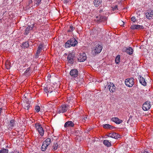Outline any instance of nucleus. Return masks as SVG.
<instances>
[{
    "mask_svg": "<svg viewBox=\"0 0 153 153\" xmlns=\"http://www.w3.org/2000/svg\"><path fill=\"white\" fill-rule=\"evenodd\" d=\"M77 42L75 38H71L65 42V47L66 48L75 47L77 45Z\"/></svg>",
    "mask_w": 153,
    "mask_h": 153,
    "instance_id": "f257e3e1",
    "label": "nucleus"
},
{
    "mask_svg": "<svg viewBox=\"0 0 153 153\" xmlns=\"http://www.w3.org/2000/svg\"><path fill=\"white\" fill-rule=\"evenodd\" d=\"M51 143V139L50 138L46 139L43 142L41 147V150L42 151H45L47 148L48 146Z\"/></svg>",
    "mask_w": 153,
    "mask_h": 153,
    "instance_id": "f03ea898",
    "label": "nucleus"
},
{
    "mask_svg": "<svg viewBox=\"0 0 153 153\" xmlns=\"http://www.w3.org/2000/svg\"><path fill=\"white\" fill-rule=\"evenodd\" d=\"M69 108V105L66 104L63 105L57 110V112L59 114L64 113L66 112Z\"/></svg>",
    "mask_w": 153,
    "mask_h": 153,
    "instance_id": "7ed1b4c3",
    "label": "nucleus"
},
{
    "mask_svg": "<svg viewBox=\"0 0 153 153\" xmlns=\"http://www.w3.org/2000/svg\"><path fill=\"white\" fill-rule=\"evenodd\" d=\"M35 127L40 135L41 136H43L44 134V131L42 125L38 123H36L35 124Z\"/></svg>",
    "mask_w": 153,
    "mask_h": 153,
    "instance_id": "20e7f679",
    "label": "nucleus"
},
{
    "mask_svg": "<svg viewBox=\"0 0 153 153\" xmlns=\"http://www.w3.org/2000/svg\"><path fill=\"white\" fill-rule=\"evenodd\" d=\"M105 88H108L111 92L113 93L115 91L116 87L112 82H108L107 85L105 86Z\"/></svg>",
    "mask_w": 153,
    "mask_h": 153,
    "instance_id": "39448f33",
    "label": "nucleus"
},
{
    "mask_svg": "<svg viewBox=\"0 0 153 153\" xmlns=\"http://www.w3.org/2000/svg\"><path fill=\"white\" fill-rule=\"evenodd\" d=\"M54 90L53 87L50 85H45L44 88V91L46 93H51L52 92H53V91Z\"/></svg>",
    "mask_w": 153,
    "mask_h": 153,
    "instance_id": "423d86ee",
    "label": "nucleus"
},
{
    "mask_svg": "<svg viewBox=\"0 0 153 153\" xmlns=\"http://www.w3.org/2000/svg\"><path fill=\"white\" fill-rule=\"evenodd\" d=\"M125 84L128 87H132L134 84V78H131L126 79L125 81Z\"/></svg>",
    "mask_w": 153,
    "mask_h": 153,
    "instance_id": "0eeeda50",
    "label": "nucleus"
},
{
    "mask_svg": "<svg viewBox=\"0 0 153 153\" xmlns=\"http://www.w3.org/2000/svg\"><path fill=\"white\" fill-rule=\"evenodd\" d=\"M102 48V47L101 45L98 44L96 46L95 49L92 51V53L95 54L99 53L101 51Z\"/></svg>",
    "mask_w": 153,
    "mask_h": 153,
    "instance_id": "6e6552de",
    "label": "nucleus"
},
{
    "mask_svg": "<svg viewBox=\"0 0 153 153\" xmlns=\"http://www.w3.org/2000/svg\"><path fill=\"white\" fill-rule=\"evenodd\" d=\"M70 74L73 78H76L78 75V71L76 69H73L70 71Z\"/></svg>",
    "mask_w": 153,
    "mask_h": 153,
    "instance_id": "1a4fd4ad",
    "label": "nucleus"
},
{
    "mask_svg": "<svg viewBox=\"0 0 153 153\" xmlns=\"http://www.w3.org/2000/svg\"><path fill=\"white\" fill-rule=\"evenodd\" d=\"M150 102L146 101L144 104L143 105V109L145 111H146L148 110L151 107Z\"/></svg>",
    "mask_w": 153,
    "mask_h": 153,
    "instance_id": "9d476101",
    "label": "nucleus"
},
{
    "mask_svg": "<svg viewBox=\"0 0 153 153\" xmlns=\"http://www.w3.org/2000/svg\"><path fill=\"white\" fill-rule=\"evenodd\" d=\"M95 20L97 23H100L102 22L105 21L106 19V17L105 16H102L100 15L98 16H96Z\"/></svg>",
    "mask_w": 153,
    "mask_h": 153,
    "instance_id": "9b49d317",
    "label": "nucleus"
},
{
    "mask_svg": "<svg viewBox=\"0 0 153 153\" xmlns=\"http://www.w3.org/2000/svg\"><path fill=\"white\" fill-rule=\"evenodd\" d=\"M86 59V54L85 53H80L78 58V60L80 62H83Z\"/></svg>",
    "mask_w": 153,
    "mask_h": 153,
    "instance_id": "f8f14e48",
    "label": "nucleus"
},
{
    "mask_svg": "<svg viewBox=\"0 0 153 153\" xmlns=\"http://www.w3.org/2000/svg\"><path fill=\"white\" fill-rule=\"evenodd\" d=\"M44 46V45L42 44H40L37 50L36 51V54L35 57L36 58H37L40 53L42 49V48Z\"/></svg>",
    "mask_w": 153,
    "mask_h": 153,
    "instance_id": "ddd939ff",
    "label": "nucleus"
},
{
    "mask_svg": "<svg viewBox=\"0 0 153 153\" xmlns=\"http://www.w3.org/2000/svg\"><path fill=\"white\" fill-rule=\"evenodd\" d=\"M131 28L132 29H138L141 30L144 29V27L142 25H133L131 27Z\"/></svg>",
    "mask_w": 153,
    "mask_h": 153,
    "instance_id": "4468645a",
    "label": "nucleus"
},
{
    "mask_svg": "<svg viewBox=\"0 0 153 153\" xmlns=\"http://www.w3.org/2000/svg\"><path fill=\"white\" fill-rule=\"evenodd\" d=\"M33 27L34 25L33 24L31 25L30 26L29 25L25 30L24 34L25 35H27L29 33L30 31L33 28Z\"/></svg>",
    "mask_w": 153,
    "mask_h": 153,
    "instance_id": "2eb2a0df",
    "label": "nucleus"
},
{
    "mask_svg": "<svg viewBox=\"0 0 153 153\" xmlns=\"http://www.w3.org/2000/svg\"><path fill=\"white\" fill-rule=\"evenodd\" d=\"M108 137H110L115 139H117L120 137V135L114 132L109 133L108 135Z\"/></svg>",
    "mask_w": 153,
    "mask_h": 153,
    "instance_id": "dca6fc26",
    "label": "nucleus"
},
{
    "mask_svg": "<svg viewBox=\"0 0 153 153\" xmlns=\"http://www.w3.org/2000/svg\"><path fill=\"white\" fill-rule=\"evenodd\" d=\"M139 76L138 79L140 83L143 86L146 85V83L143 77L140 75Z\"/></svg>",
    "mask_w": 153,
    "mask_h": 153,
    "instance_id": "f3484780",
    "label": "nucleus"
},
{
    "mask_svg": "<svg viewBox=\"0 0 153 153\" xmlns=\"http://www.w3.org/2000/svg\"><path fill=\"white\" fill-rule=\"evenodd\" d=\"M111 120L117 124H120L123 122L122 120H120L118 118L116 117L112 118Z\"/></svg>",
    "mask_w": 153,
    "mask_h": 153,
    "instance_id": "a211bd4d",
    "label": "nucleus"
},
{
    "mask_svg": "<svg viewBox=\"0 0 153 153\" xmlns=\"http://www.w3.org/2000/svg\"><path fill=\"white\" fill-rule=\"evenodd\" d=\"M74 126V124L73 122L71 121H68L65 123L64 125V127H73Z\"/></svg>",
    "mask_w": 153,
    "mask_h": 153,
    "instance_id": "6ab92c4d",
    "label": "nucleus"
},
{
    "mask_svg": "<svg viewBox=\"0 0 153 153\" xmlns=\"http://www.w3.org/2000/svg\"><path fill=\"white\" fill-rule=\"evenodd\" d=\"M102 3V0H94V4L96 7H99Z\"/></svg>",
    "mask_w": 153,
    "mask_h": 153,
    "instance_id": "aec40b11",
    "label": "nucleus"
},
{
    "mask_svg": "<svg viewBox=\"0 0 153 153\" xmlns=\"http://www.w3.org/2000/svg\"><path fill=\"white\" fill-rule=\"evenodd\" d=\"M73 55L71 53L69 54L67 57V59L68 62L72 64L73 63Z\"/></svg>",
    "mask_w": 153,
    "mask_h": 153,
    "instance_id": "412c9836",
    "label": "nucleus"
},
{
    "mask_svg": "<svg viewBox=\"0 0 153 153\" xmlns=\"http://www.w3.org/2000/svg\"><path fill=\"white\" fill-rule=\"evenodd\" d=\"M125 51L128 54L131 55L133 53V50L131 48L129 47L128 48H126Z\"/></svg>",
    "mask_w": 153,
    "mask_h": 153,
    "instance_id": "4be33fe9",
    "label": "nucleus"
},
{
    "mask_svg": "<svg viewBox=\"0 0 153 153\" xmlns=\"http://www.w3.org/2000/svg\"><path fill=\"white\" fill-rule=\"evenodd\" d=\"M146 16L147 18L149 19H151L153 16V12H146Z\"/></svg>",
    "mask_w": 153,
    "mask_h": 153,
    "instance_id": "5701e85b",
    "label": "nucleus"
},
{
    "mask_svg": "<svg viewBox=\"0 0 153 153\" xmlns=\"http://www.w3.org/2000/svg\"><path fill=\"white\" fill-rule=\"evenodd\" d=\"M53 103L51 102H49L46 104L45 106H46V108L48 109L49 110L53 107Z\"/></svg>",
    "mask_w": 153,
    "mask_h": 153,
    "instance_id": "b1692460",
    "label": "nucleus"
},
{
    "mask_svg": "<svg viewBox=\"0 0 153 153\" xmlns=\"http://www.w3.org/2000/svg\"><path fill=\"white\" fill-rule=\"evenodd\" d=\"M104 144L107 147H110L111 146V143L110 142H109L108 140H105L103 142Z\"/></svg>",
    "mask_w": 153,
    "mask_h": 153,
    "instance_id": "393cba45",
    "label": "nucleus"
},
{
    "mask_svg": "<svg viewBox=\"0 0 153 153\" xmlns=\"http://www.w3.org/2000/svg\"><path fill=\"white\" fill-rule=\"evenodd\" d=\"M103 127L104 128L106 129H113L114 128L113 126H112L108 124H105L103 125Z\"/></svg>",
    "mask_w": 153,
    "mask_h": 153,
    "instance_id": "a878e982",
    "label": "nucleus"
},
{
    "mask_svg": "<svg viewBox=\"0 0 153 153\" xmlns=\"http://www.w3.org/2000/svg\"><path fill=\"white\" fill-rule=\"evenodd\" d=\"M29 46V45L28 43V42H23L22 44V47L23 48H28Z\"/></svg>",
    "mask_w": 153,
    "mask_h": 153,
    "instance_id": "bb28decb",
    "label": "nucleus"
},
{
    "mask_svg": "<svg viewBox=\"0 0 153 153\" xmlns=\"http://www.w3.org/2000/svg\"><path fill=\"white\" fill-rule=\"evenodd\" d=\"M23 106L24 109L28 110L30 108V105L27 103H26L23 104Z\"/></svg>",
    "mask_w": 153,
    "mask_h": 153,
    "instance_id": "cd10ccee",
    "label": "nucleus"
},
{
    "mask_svg": "<svg viewBox=\"0 0 153 153\" xmlns=\"http://www.w3.org/2000/svg\"><path fill=\"white\" fill-rule=\"evenodd\" d=\"M42 0H34V3L36 6H38L41 3Z\"/></svg>",
    "mask_w": 153,
    "mask_h": 153,
    "instance_id": "c85d7f7f",
    "label": "nucleus"
},
{
    "mask_svg": "<svg viewBox=\"0 0 153 153\" xmlns=\"http://www.w3.org/2000/svg\"><path fill=\"white\" fill-rule=\"evenodd\" d=\"M58 145L57 143H54L53 146H52V149L53 150H55L57 149Z\"/></svg>",
    "mask_w": 153,
    "mask_h": 153,
    "instance_id": "c756f323",
    "label": "nucleus"
},
{
    "mask_svg": "<svg viewBox=\"0 0 153 153\" xmlns=\"http://www.w3.org/2000/svg\"><path fill=\"white\" fill-rule=\"evenodd\" d=\"M30 67L28 68L25 71L24 74L25 75H28L29 74L30 72Z\"/></svg>",
    "mask_w": 153,
    "mask_h": 153,
    "instance_id": "7c9ffc66",
    "label": "nucleus"
},
{
    "mask_svg": "<svg viewBox=\"0 0 153 153\" xmlns=\"http://www.w3.org/2000/svg\"><path fill=\"white\" fill-rule=\"evenodd\" d=\"M75 29V27H73L72 25L70 26L68 30V32H71Z\"/></svg>",
    "mask_w": 153,
    "mask_h": 153,
    "instance_id": "2f4dec72",
    "label": "nucleus"
},
{
    "mask_svg": "<svg viewBox=\"0 0 153 153\" xmlns=\"http://www.w3.org/2000/svg\"><path fill=\"white\" fill-rule=\"evenodd\" d=\"M1 153H8V150L7 149H2L0 150Z\"/></svg>",
    "mask_w": 153,
    "mask_h": 153,
    "instance_id": "473e14b6",
    "label": "nucleus"
},
{
    "mask_svg": "<svg viewBox=\"0 0 153 153\" xmlns=\"http://www.w3.org/2000/svg\"><path fill=\"white\" fill-rule=\"evenodd\" d=\"M115 62L117 64H118L119 63L120 61V56H117L115 58Z\"/></svg>",
    "mask_w": 153,
    "mask_h": 153,
    "instance_id": "72a5a7b5",
    "label": "nucleus"
},
{
    "mask_svg": "<svg viewBox=\"0 0 153 153\" xmlns=\"http://www.w3.org/2000/svg\"><path fill=\"white\" fill-rule=\"evenodd\" d=\"M35 110L37 112H38L40 110V108L39 106L37 105L35 107Z\"/></svg>",
    "mask_w": 153,
    "mask_h": 153,
    "instance_id": "f704fd0d",
    "label": "nucleus"
},
{
    "mask_svg": "<svg viewBox=\"0 0 153 153\" xmlns=\"http://www.w3.org/2000/svg\"><path fill=\"white\" fill-rule=\"evenodd\" d=\"M15 121L13 120H11L10 121V125L11 126L13 127L14 126Z\"/></svg>",
    "mask_w": 153,
    "mask_h": 153,
    "instance_id": "c9c22d12",
    "label": "nucleus"
},
{
    "mask_svg": "<svg viewBox=\"0 0 153 153\" xmlns=\"http://www.w3.org/2000/svg\"><path fill=\"white\" fill-rule=\"evenodd\" d=\"M6 67L7 69H9L10 68V66L8 62H7L6 64Z\"/></svg>",
    "mask_w": 153,
    "mask_h": 153,
    "instance_id": "e433bc0d",
    "label": "nucleus"
},
{
    "mask_svg": "<svg viewBox=\"0 0 153 153\" xmlns=\"http://www.w3.org/2000/svg\"><path fill=\"white\" fill-rule=\"evenodd\" d=\"M131 20L134 22L136 21V18L134 16H133L131 18Z\"/></svg>",
    "mask_w": 153,
    "mask_h": 153,
    "instance_id": "4c0bfd02",
    "label": "nucleus"
},
{
    "mask_svg": "<svg viewBox=\"0 0 153 153\" xmlns=\"http://www.w3.org/2000/svg\"><path fill=\"white\" fill-rule=\"evenodd\" d=\"M112 10L114 11L118 10L117 6L116 5L114 7H113Z\"/></svg>",
    "mask_w": 153,
    "mask_h": 153,
    "instance_id": "58836bf2",
    "label": "nucleus"
},
{
    "mask_svg": "<svg viewBox=\"0 0 153 153\" xmlns=\"http://www.w3.org/2000/svg\"><path fill=\"white\" fill-rule=\"evenodd\" d=\"M28 5L29 6H31L32 4L33 1L32 0H28Z\"/></svg>",
    "mask_w": 153,
    "mask_h": 153,
    "instance_id": "ea45409f",
    "label": "nucleus"
},
{
    "mask_svg": "<svg viewBox=\"0 0 153 153\" xmlns=\"http://www.w3.org/2000/svg\"><path fill=\"white\" fill-rule=\"evenodd\" d=\"M120 25L121 26H123L124 25V23L122 21H121L120 22Z\"/></svg>",
    "mask_w": 153,
    "mask_h": 153,
    "instance_id": "a19ab883",
    "label": "nucleus"
},
{
    "mask_svg": "<svg viewBox=\"0 0 153 153\" xmlns=\"http://www.w3.org/2000/svg\"><path fill=\"white\" fill-rule=\"evenodd\" d=\"M87 117H85L84 118L82 119V120H83V121H85V120H86V119H87Z\"/></svg>",
    "mask_w": 153,
    "mask_h": 153,
    "instance_id": "79ce46f5",
    "label": "nucleus"
},
{
    "mask_svg": "<svg viewBox=\"0 0 153 153\" xmlns=\"http://www.w3.org/2000/svg\"><path fill=\"white\" fill-rule=\"evenodd\" d=\"M65 2L66 3H68L69 2V1H68V0H65Z\"/></svg>",
    "mask_w": 153,
    "mask_h": 153,
    "instance_id": "37998d69",
    "label": "nucleus"
},
{
    "mask_svg": "<svg viewBox=\"0 0 153 153\" xmlns=\"http://www.w3.org/2000/svg\"><path fill=\"white\" fill-rule=\"evenodd\" d=\"M103 11V10H99V12L100 13H101Z\"/></svg>",
    "mask_w": 153,
    "mask_h": 153,
    "instance_id": "c03bdc74",
    "label": "nucleus"
},
{
    "mask_svg": "<svg viewBox=\"0 0 153 153\" xmlns=\"http://www.w3.org/2000/svg\"><path fill=\"white\" fill-rule=\"evenodd\" d=\"M2 109L1 108L0 109V116L1 115V112Z\"/></svg>",
    "mask_w": 153,
    "mask_h": 153,
    "instance_id": "a18cd8bd",
    "label": "nucleus"
},
{
    "mask_svg": "<svg viewBox=\"0 0 153 153\" xmlns=\"http://www.w3.org/2000/svg\"><path fill=\"white\" fill-rule=\"evenodd\" d=\"M148 153L147 152L145 151V152H143V153Z\"/></svg>",
    "mask_w": 153,
    "mask_h": 153,
    "instance_id": "49530a36",
    "label": "nucleus"
},
{
    "mask_svg": "<svg viewBox=\"0 0 153 153\" xmlns=\"http://www.w3.org/2000/svg\"><path fill=\"white\" fill-rule=\"evenodd\" d=\"M24 96H25V98H26V97L25 96V95H24Z\"/></svg>",
    "mask_w": 153,
    "mask_h": 153,
    "instance_id": "de8ad7c7",
    "label": "nucleus"
},
{
    "mask_svg": "<svg viewBox=\"0 0 153 153\" xmlns=\"http://www.w3.org/2000/svg\"><path fill=\"white\" fill-rule=\"evenodd\" d=\"M24 96H25V98H26V97L25 96V95H24Z\"/></svg>",
    "mask_w": 153,
    "mask_h": 153,
    "instance_id": "09e8293b",
    "label": "nucleus"
},
{
    "mask_svg": "<svg viewBox=\"0 0 153 153\" xmlns=\"http://www.w3.org/2000/svg\"><path fill=\"white\" fill-rule=\"evenodd\" d=\"M10 153H14V152H10Z\"/></svg>",
    "mask_w": 153,
    "mask_h": 153,
    "instance_id": "8fccbe9b",
    "label": "nucleus"
},
{
    "mask_svg": "<svg viewBox=\"0 0 153 153\" xmlns=\"http://www.w3.org/2000/svg\"><path fill=\"white\" fill-rule=\"evenodd\" d=\"M1 20V19H0V21Z\"/></svg>",
    "mask_w": 153,
    "mask_h": 153,
    "instance_id": "3c124183",
    "label": "nucleus"
}]
</instances>
